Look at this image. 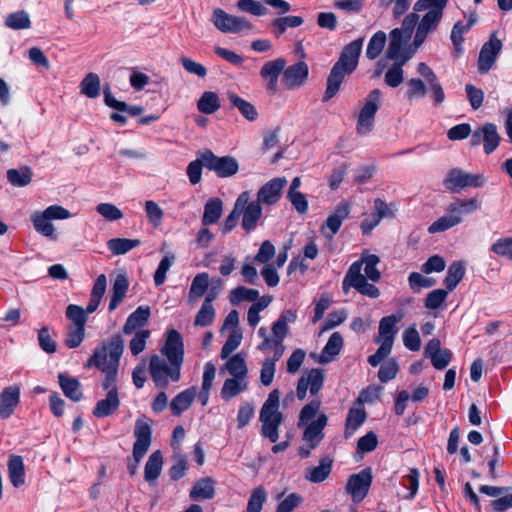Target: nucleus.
I'll return each instance as SVG.
<instances>
[{
    "label": "nucleus",
    "instance_id": "48",
    "mask_svg": "<svg viewBox=\"0 0 512 512\" xmlns=\"http://www.w3.org/2000/svg\"><path fill=\"white\" fill-rule=\"evenodd\" d=\"M409 60V57H402L400 61L395 63L385 73V83L392 88L398 87L404 80L403 66Z\"/></svg>",
    "mask_w": 512,
    "mask_h": 512
},
{
    "label": "nucleus",
    "instance_id": "21",
    "mask_svg": "<svg viewBox=\"0 0 512 512\" xmlns=\"http://www.w3.org/2000/svg\"><path fill=\"white\" fill-rule=\"evenodd\" d=\"M103 389L107 391L106 397L98 401L93 410V415L98 418L113 414L120 405L116 382H111L107 388Z\"/></svg>",
    "mask_w": 512,
    "mask_h": 512
},
{
    "label": "nucleus",
    "instance_id": "27",
    "mask_svg": "<svg viewBox=\"0 0 512 512\" xmlns=\"http://www.w3.org/2000/svg\"><path fill=\"white\" fill-rule=\"evenodd\" d=\"M241 215V226L246 232L250 233L256 228L257 222L262 216V207L259 202L248 201Z\"/></svg>",
    "mask_w": 512,
    "mask_h": 512
},
{
    "label": "nucleus",
    "instance_id": "11",
    "mask_svg": "<svg viewBox=\"0 0 512 512\" xmlns=\"http://www.w3.org/2000/svg\"><path fill=\"white\" fill-rule=\"evenodd\" d=\"M211 21L223 33H238L252 28V24L246 18L228 14L221 8L213 10Z\"/></svg>",
    "mask_w": 512,
    "mask_h": 512
},
{
    "label": "nucleus",
    "instance_id": "38",
    "mask_svg": "<svg viewBox=\"0 0 512 512\" xmlns=\"http://www.w3.org/2000/svg\"><path fill=\"white\" fill-rule=\"evenodd\" d=\"M297 315L292 310H285L272 325L273 338L283 341L288 334V324L293 323Z\"/></svg>",
    "mask_w": 512,
    "mask_h": 512
},
{
    "label": "nucleus",
    "instance_id": "4",
    "mask_svg": "<svg viewBox=\"0 0 512 512\" xmlns=\"http://www.w3.org/2000/svg\"><path fill=\"white\" fill-rule=\"evenodd\" d=\"M280 395L278 389L272 390L259 415V420L262 423L261 433L273 443L279 438V427L283 421V415L279 411Z\"/></svg>",
    "mask_w": 512,
    "mask_h": 512
},
{
    "label": "nucleus",
    "instance_id": "17",
    "mask_svg": "<svg viewBox=\"0 0 512 512\" xmlns=\"http://www.w3.org/2000/svg\"><path fill=\"white\" fill-rule=\"evenodd\" d=\"M161 353L168 361L179 363L182 366L184 361V344L182 336L177 330L170 329L167 332L166 342L161 349Z\"/></svg>",
    "mask_w": 512,
    "mask_h": 512
},
{
    "label": "nucleus",
    "instance_id": "31",
    "mask_svg": "<svg viewBox=\"0 0 512 512\" xmlns=\"http://www.w3.org/2000/svg\"><path fill=\"white\" fill-rule=\"evenodd\" d=\"M128 287L129 282L127 276L125 274H118L112 285V295L108 306L110 312H113L123 301Z\"/></svg>",
    "mask_w": 512,
    "mask_h": 512
},
{
    "label": "nucleus",
    "instance_id": "16",
    "mask_svg": "<svg viewBox=\"0 0 512 512\" xmlns=\"http://www.w3.org/2000/svg\"><path fill=\"white\" fill-rule=\"evenodd\" d=\"M287 184L285 177H276L265 183L257 192V200L260 205H274L282 195V190Z\"/></svg>",
    "mask_w": 512,
    "mask_h": 512
},
{
    "label": "nucleus",
    "instance_id": "47",
    "mask_svg": "<svg viewBox=\"0 0 512 512\" xmlns=\"http://www.w3.org/2000/svg\"><path fill=\"white\" fill-rule=\"evenodd\" d=\"M227 98L231 105L237 108L247 120L253 121L257 118L258 113L251 103L245 101L232 91L227 92Z\"/></svg>",
    "mask_w": 512,
    "mask_h": 512
},
{
    "label": "nucleus",
    "instance_id": "61",
    "mask_svg": "<svg viewBox=\"0 0 512 512\" xmlns=\"http://www.w3.org/2000/svg\"><path fill=\"white\" fill-rule=\"evenodd\" d=\"M472 23H468L467 25H464L462 22L458 21L454 24L452 31H451V41L453 43L454 49L457 53L463 52V35L469 31L471 28Z\"/></svg>",
    "mask_w": 512,
    "mask_h": 512
},
{
    "label": "nucleus",
    "instance_id": "2",
    "mask_svg": "<svg viewBox=\"0 0 512 512\" xmlns=\"http://www.w3.org/2000/svg\"><path fill=\"white\" fill-rule=\"evenodd\" d=\"M363 42L364 38H359L344 47L338 61L328 75L327 87L322 99L324 102L329 101L338 93L345 76L356 69Z\"/></svg>",
    "mask_w": 512,
    "mask_h": 512
},
{
    "label": "nucleus",
    "instance_id": "62",
    "mask_svg": "<svg viewBox=\"0 0 512 512\" xmlns=\"http://www.w3.org/2000/svg\"><path fill=\"white\" fill-rule=\"evenodd\" d=\"M66 317L71 321L70 326L85 327L87 322V313L82 307L75 304L68 305Z\"/></svg>",
    "mask_w": 512,
    "mask_h": 512
},
{
    "label": "nucleus",
    "instance_id": "6",
    "mask_svg": "<svg viewBox=\"0 0 512 512\" xmlns=\"http://www.w3.org/2000/svg\"><path fill=\"white\" fill-rule=\"evenodd\" d=\"M136 441L133 444L134 463L128 465L130 475L134 476L138 465L147 453L152 441V429L149 423L143 419H137L134 428Z\"/></svg>",
    "mask_w": 512,
    "mask_h": 512
},
{
    "label": "nucleus",
    "instance_id": "44",
    "mask_svg": "<svg viewBox=\"0 0 512 512\" xmlns=\"http://www.w3.org/2000/svg\"><path fill=\"white\" fill-rule=\"evenodd\" d=\"M481 202L477 198L457 199L448 206L449 213L456 214L462 218L463 215H469L479 210Z\"/></svg>",
    "mask_w": 512,
    "mask_h": 512
},
{
    "label": "nucleus",
    "instance_id": "52",
    "mask_svg": "<svg viewBox=\"0 0 512 512\" xmlns=\"http://www.w3.org/2000/svg\"><path fill=\"white\" fill-rule=\"evenodd\" d=\"M80 91L88 98L100 95V78L96 73H88L80 83Z\"/></svg>",
    "mask_w": 512,
    "mask_h": 512
},
{
    "label": "nucleus",
    "instance_id": "22",
    "mask_svg": "<svg viewBox=\"0 0 512 512\" xmlns=\"http://www.w3.org/2000/svg\"><path fill=\"white\" fill-rule=\"evenodd\" d=\"M350 212L349 205L345 202L338 204L334 212L326 219L322 225V233L326 238L331 239L340 229L343 221Z\"/></svg>",
    "mask_w": 512,
    "mask_h": 512
},
{
    "label": "nucleus",
    "instance_id": "10",
    "mask_svg": "<svg viewBox=\"0 0 512 512\" xmlns=\"http://www.w3.org/2000/svg\"><path fill=\"white\" fill-rule=\"evenodd\" d=\"M443 183L449 191L456 193L466 187H483L485 179L478 174H471L461 169H452L448 172Z\"/></svg>",
    "mask_w": 512,
    "mask_h": 512
},
{
    "label": "nucleus",
    "instance_id": "59",
    "mask_svg": "<svg viewBox=\"0 0 512 512\" xmlns=\"http://www.w3.org/2000/svg\"><path fill=\"white\" fill-rule=\"evenodd\" d=\"M198 110L205 114H212L220 107L219 98L216 93L206 91L202 94L197 103Z\"/></svg>",
    "mask_w": 512,
    "mask_h": 512
},
{
    "label": "nucleus",
    "instance_id": "63",
    "mask_svg": "<svg viewBox=\"0 0 512 512\" xmlns=\"http://www.w3.org/2000/svg\"><path fill=\"white\" fill-rule=\"evenodd\" d=\"M408 283L410 288L414 292H419L423 288H430L435 285L436 280L431 277H426L418 272L410 273L408 277Z\"/></svg>",
    "mask_w": 512,
    "mask_h": 512
},
{
    "label": "nucleus",
    "instance_id": "3",
    "mask_svg": "<svg viewBox=\"0 0 512 512\" xmlns=\"http://www.w3.org/2000/svg\"><path fill=\"white\" fill-rule=\"evenodd\" d=\"M320 401L313 400L306 404L300 411L298 426L307 424L303 432V440L315 449L324 438V428L327 426L328 417L325 413L318 414Z\"/></svg>",
    "mask_w": 512,
    "mask_h": 512
},
{
    "label": "nucleus",
    "instance_id": "29",
    "mask_svg": "<svg viewBox=\"0 0 512 512\" xmlns=\"http://www.w3.org/2000/svg\"><path fill=\"white\" fill-rule=\"evenodd\" d=\"M223 213V201L218 197L210 198L204 205V212L201 218L203 226L216 224Z\"/></svg>",
    "mask_w": 512,
    "mask_h": 512
},
{
    "label": "nucleus",
    "instance_id": "8",
    "mask_svg": "<svg viewBox=\"0 0 512 512\" xmlns=\"http://www.w3.org/2000/svg\"><path fill=\"white\" fill-rule=\"evenodd\" d=\"M342 288L345 293L350 288H354L370 298H378L380 295L379 289L374 284L368 283L365 276L360 273V263L351 264L343 279Z\"/></svg>",
    "mask_w": 512,
    "mask_h": 512
},
{
    "label": "nucleus",
    "instance_id": "50",
    "mask_svg": "<svg viewBox=\"0 0 512 512\" xmlns=\"http://www.w3.org/2000/svg\"><path fill=\"white\" fill-rule=\"evenodd\" d=\"M209 286V275L208 273H199L192 280L188 301L192 303L197 299L201 298L207 291Z\"/></svg>",
    "mask_w": 512,
    "mask_h": 512
},
{
    "label": "nucleus",
    "instance_id": "33",
    "mask_svg": "<svg viewBox=\"0 0 512 512\" xmlns=\"http://www.w3.org/2000/svg\"><path fill=\"white\" fill-rule=\"evenodd\" d=\"M249 382L246 378H228L221 388V397L228 401L248 389Z\"/></svg>",
    "mask_w": 512,
    "mask_h": 512
},
{
    "label": "nucleus",
    "instance_id": "46",
    "mask_svg": "<svg viewBox=\"0 0 512 512\" xmlns=\"http://www.w3.org/2000/svg\"><path fill=\"white\" fill-rule=\"evenodd\" d=\"M465 275V265L462 261H454L450 264L444 284L448 291H453Z\"/></svg>",
    "mask_w": 512,
    "mask_h": 512
},
{
    "label": "nucleus",
    "instance_id": "20",
    "mask_svg": "<svg viewBox=\"0 0 512 512\" xmlns=\"http://www.w3.org/2000/svg\"><path fill=\"white\" fill-rule=\"evenodd\" d=\"M286 60L277 58L267 61L260 70V76L266 83V89L271 93H276L278 89L279 75L284 72Z\"/></svg>",
    "mask_w": 512,
    "mask_h": 512
},
{
    "label": "nucleus",
    "instance_id": "36",
    "mask_svg": "<svg viewBox=\"0 0 512 512\" xmlns=\"http://www.w3.org/2000/svg\"><path fill=\"white\" fill-rule=\"evenodd\" d=\"M9 480L16 488L25 482V469L21 456L11 455L8 461Z\"/></svg>",
    "mask_w": 512,
    "mask_h": 512
},
{
    "label": "nucleus",
    "instance_id": "13",
    "mask_svg": "<svg viewBox=\"0 0 512 512\" xmlns=\"http://www.w3.org/2000/svg\"><path fill=\"white\" fill-rule=\"evenodd\" d=\"M325 374L321 369L313 368L305 371L299 378L296 395L299 400H304L307 390L311 395H316L323 387Z\"/></svg>",
    "mask_w": 512,
    "mask_h": 512
},
{
    "label": "nucleus",
    "instance_id": "14",
    "mask_svg": "<svg viewBox=\"0 0 512 512\" xmlns=\"http://www.w3.org/2000/svg\"><path fill=\"white\" fill-rule=\"evenodd\" d=\"M502 49V42L495 33L491 34L489 41L484 43L478 57V71L486 74L495 64L498 54Z\"/></svg>",
    "mask_w": 512,
    "mask_h": 512
},
{
    "label": "nucleus",
    "instance_id": "12",
    "mask_svg": "<svg viewBox=\"0 0 512 512\" xmlns=\"http://www.w3.org/2000/svg\"><path fill=\"white\" fill-rule=\"evenodd\" d=\"M371 483L372 472L370 468H366L348 478L346 491L353 502L359 503L366 497Z\"/></svg>",
    "mask_w": 512,
    "mask_h": 512
},
{
    "label": "nucleus",
    "instance_id": "41",
    "mask_svg": "<svg viewBox=\"0 0 512 512\" xmlns=\"http://www.w3.org/2000/svg\"><path fill=\"white\" fill-rule=\"evenodd\" d=\"M401 316L389 315L383 317L379 322V341H390L393 344L397 333L396 324L401 320Z\"/></svg>",
    "mask_w": 512,
    "mask_h": 512
},
{
    "label": "nucleus",
    "instance_id": "30",
    "mask_svg": "<svg viewBox=\"0 0 512 512\" xmlns=\"http://www.w3.org/2000/svg\"><path fill=\"white\" fill-rule=\"evenodd\" d=\"M150 317L149 306H139L134 312H132L123 327V332L126 335L132 334L138 328L144 326Z\"/></svg>",
    "mask_w": 512,
    "mask_h": 512
},
{
    "label": "nucleus",
    "instance_id": "19",
    "mask_svg": "<svg viewBox=\"0 0 512 512\" xmlns=\"http://www.w3.org/2000/svg\"><path fill=\"white\" fill-rule=\"evenodd\" d=\"M442 17L443 11L432 7L425 13L416 30L414 37L415 46H420L425 41L427 35L436 30Z\"/></svg>",
    "mask_w": 512,
    "mask_h": 512
},
{
    "label": "nucleus",
    "instance_id": "18",
    "mask_svg": "<svg viewBox=\"0 0 512 512\" xmlns=\"http://www.w3.org/2000/svg\"><path fill=\"white\" fill-rule=\"evenodd\" d=\"M308 75V65L304 61H298L286 69L284 68L282 82L287 89L293 90L303 86L308 79Z\"/></svg>",
    "mask_w": 512,
    "mask_h": 512
},
{
    "label": "nucleus",
    "instance_id": "57",
    "mask_svg": "<svg viewBox=\"0 0 512 512\" xmlns=\"http://www.w3.org/2000/svg\"><path fill=\"white\" fill-rule=\"evenodd\" d=\"M461 222H462V219L460 216L448 212V214L443 215L442 217L437 219L435 222H433L429 226L428 231H429V233H432V234L438 233V232H443V231H446V230L458 225Z\"/></svg>",
    "mask_w": 512,
    "mask_h": 512
},
{
    "label": "nucleus",
    "instance_id": "37",
    "mask_svg": "<svg viewBox=\"0 0 512 512\" xmlns=\"http://www.w3.org/2000/svg\"><path fill=\"white\" fill-rule=\"evenodd\" d=\"M31 221L33 223L34 229L44 237H47L51 240L57 239V234L55 233L54 225L50 222V218L42 212H35L31 216Z\"/></svg>",
    "mask_w": 512,
    "mask_h": 512
},
{
    "label": "nucleus",
    "instance_id": "64",
    "mask_svg": "<svg viewBox=\"0 0 512 512\" xmlns=\"http://www.w3.org/2000/svg\"><path fill=\"white\" fill-rule=\"evenodd\" d=\"M203 167H205L204 152L187 166V176L192 185H196L201 181Z\"/></svg>",
    "mask_w": 512,
    "mask_h": 512
},
{
    "label": "nucleus",
    "instance_id": "58",
    "mask_svg": "<svg viewBox=\"0 0 512 512\" xmlns=\"http://www.w3.org/2000/svg\"><path fill=\"white\" fill-rule=\"evenodd\" d=\"M267 491L263 486L255 487L248 500L246 512H261L267 501Z\"/></svg>",
    "mask_w": 512,
    "mask_h": 512
},
{
    "label": "nucleus",
    "instance_id": "53",
    "mask_svg": "<svg viewBox=\"0 0 512 512\" xmlns=\"http://www.w3.org/2000/svg\"><path fill=\"white\" fill-rule=\"evenodd\" d=\"M5 25L12 30L29 29L31 27L30 16L24 10L10 13L5 18Z\"/></svg>",
    "mask_w": 512,
    "mask_h": 512
},
{
    "label": "nucleus",
    "instance_id": "32",
    "mask_svg": "<svg viewBox=\"0 0 512 512\" xmlns=\"http://www.w3.org/2000/svg\"><path fill=\"white\" fill-rule=\"evenodd\" d=\"M333 460L326 456L320 459L319 465L306 470L305 478L312 483H321L331 473Z\"/></svg>",
    "mask_w": 512,
    "mask_h": 512
},
{
    "label": "nucleus",
    "instance_id": "5",
    "mask_svg": "<svg viewBox=\"0 0 512 512\" xmlns=\"http://www.w3.org/2000/svg\"><path fill=\"white\" fill-rule=\"evenodd\" d=\"M149 371L156 387L165 389L169 381L177 382L181 378V365L167 361L155 354L150 358Z\"/></svg>",
    "mask_w": 512,
    "mask_h": 512
},
{
    "label": "nucleus",
    "instance_id": "9",
    "mask_svg": "<svg viewBox=\"0 0 512 512\" xmlns=\"http://www.w3.org/2000/svg\"><path fill=\"white\" fill-rule=\"evenodd\" d=\"M205 168L213 171L220 178H228L239 170V163L233 156H217L212 151H204Z\"/></svg>",
    "mask_w": 512,
    "mask_h": 512
},
{
    "label": "nucleus",
    "instance_id": "24",
    "mask_svg": "<svg viewBox=\"0 0 512 512\" xmlns=\"http://www.w3.org/2000/svg\"><path fill=\"white\" fill-rule=\"evenodd\" d=\"M409 37H406L403 30L395 28L390 32V42L386 51V58L394 61H400L402 57L410 55L403 53V45Z\"/></svg>",
    "mask_w": 512,
    "mask_h": 512
},
{
    "label": "nucleus",
    "instance_id": "54",
    "mask_svg": "<svg viewBox=\"0 0 512 512\" xmlns=\"http://www.w3.org/2000/svg\"><path fill=\"white\" fill-rule=\"evenodd\" d=\"M225 368L232 375V377L247 379L248 369L246 366L245 358L242 354L238 353L230 357L225 364Z\"/></svg>",
    "mask_w": 512,
    "mask_h": 512
},
{
    "label": "nucleus",
    "instance_id": "25",
    "mask_svg": "<svg viewBox=\"0 0 512 512\" xmlns=\"http://www.w3.org/2000/svg\"><path fill=\"white\" fill-rule=\"evenodd\" d=\"M250 199V193L248 191L242 192L235 201L233 210L226 217L223 226L222 233L227 234L231 232L238 224L239 217L243 212V208H245L247 202Z\"/></svg>",
    "mask_w": 512,
    "mask_h": 512
},
{
    "label": "nucleus",
    "instance_id": "56",
    "mask_svg": "<svg viewBox=\"0 0 512 512\" xmlns=\"http://www.w3.org/2000/svg\"><path fill=\"white\" fill-rule=\"evenodd\" d=\"M387 41L386 33L383 31L376 32L368 42L366 56L370 60L376 59L383 51Z\"/></svg>",
    "mask_w": 512,
    "mask_h": 512
},
{
    "label": "nucleus",
    "instance_id": "1",
    "mask_svg": "<svg viewBox=\"0 0 512 512\" xmlns=\"http://www.w3.org/2000/svg\"><path fill=\"white\" fill-rule=\"evenodd\" d=\"M124 351V341L120 335L112 336L108 341L103 342L101 346L95 348L92 356L88 359L86 366L96 367L105 374L102 383L103 388H107L111 382L117 381L118 367L120 358Z\"/></svg>",
    "mask_w": 512,
    "mask_h": 512
},
{
    "label": "nucleus",
    "instance_id": "39",
    "mask_svg": "<svg viewBox=\"0 0 512 512\" xmlns=\"http://www.w3.org/2000/svg\"><path fill=\"white\" fill-rule=\"evenodd\" d=\"M428 94V84L421 78H410L406 82L404 98L408 102L421 99Z\"/></svg>",
    "mask_w": 512,
    "mask_h": 512
},
{
    "label": "nucleus",
    "instance_id": "42",
    "mask_svg": "<svg viewBox=\"0 0 512 512\" xmlns=\"http://www.w3.org/2000/svg\"><path fill=\"white\" fill-rule=\"evenodd\" d=\"M215 495L214 481L209 478H202L195 483L190 491V498L192 500L212 499Z\"/></svg>",
    "mask_w": 512,
    "mask_h": 512
},
{
    "label": "nucleus",
    "instance_id": "34",
    "mask_svg": "<svg viewBox=\"0 0 512 512\" xmlns=\"http://www.w3.org/2000/svg\"><path fill=\"white\" fill-rule=\"evenodd\" d=\"M366 420L363 408H350L345 422L344 437L351 438Z\"/></svg>",
    "mask_w": 512,
    "mask_h": 512
},
{
    "label": "nucleus",
    "instance_id": "26",
    "mask_svg": "<svg viewBox=\"0 0 512 512\" xmlns=\"http://www.w3.org/2000/svg\"><path fill=\"white\" fill-rule=\"evenodd\" d=\"M197 395V388L192 386L177 394L170 403V409L174 416H180L193 403Z\"/></svg>",
    "mask_w": 512,
    "mask_h": 512
},
{
    "label": "nucleus",
    "instance_id": "35",
    "mask_svg": "<svg viewBox=\"0 0 512 512\" xmlns=\"http://www.w3.org/2000/svg\"><path fill=\"white\" fill-rule=\"evenodd\" d=\"M379 262L380 258L377 255L365 252L362 254L361 259L356 261L355 263H360V272L362 271V266H365L364 276L366 279H369L372 282H377L381 278V273L377 269V265Z\"/></svg>",
    "mask_w": 512,
    "mask_h": 512
},
{
    "label": "nucleus",
    "instance_id": "51",
    "mask_svg": "<svg viewBox=\"0 0 512 512\" xmlns=\"http://www.w3.org/2000/svg\"><path fill=\"white\" fill-rule=\"evenodd\" d=\"M139 239L113 238L107 242V247L113 255H123L140 245Z\"/></svg>",
    "mask_w": 512,
    "mask_h": 512
},
{
    "label": "nucleus",
    "instance_id": "23",
    "mask_svg": "<svg viewBox=\"0 0 512 512\" xmlns=\"http://www.w3.org/2000/svg\"><path fill=\"white\" fill-rule=\"evenodd\" d=\"M20 400V388L12 385L3 389L0 394V418L7 419L13 413Z\"/></svg>",
    "mask_w": 512,
    "mask_h": 512
},
{
    "label": "nucleus",
    "instance_id": "43",
    "mask_svg": "<svg viewBox=\"0 0 512 512\" xmlns=\"http://www.w3.org/2000/svg\"><path fill=\"white\" fill-rule=\"evenodd\" d=\"M163 466V457L159 450L154 451L148 458L144 469V478L152 484L159 477Z\"/></svg>",
    "mask_w": 512,
    "mask_h": 512
},
{
    "label": "nucleus",
    "instance_id": "7",
    "mask_svg": "<svg viewBox=\"0 0 512 512\" xmlns=\"http://www.w3.org/2000/svg\"><path fill=\"white\" fill-rule=\"evenodd\" d=\"M382 92L379 89L372 90L365 99L360 110L356 130L359 135H367L374 127L375 115L380 108Z\"/></svg>",
    "mask_w": 512,
    "mask_h": 512
},
{
    "label": "nucleus",
    "instance_id": "45",
    "mask_svg": "<svg viewBox=\"0 0 512 512\" xmlns=\"http://www.w3.org/2000/svg\"><path fill=\"white\" fill-rule=\"evenodd\" d=\"M304 19L301 16H284L275 18L271 22L274 35L278 38L282 36L288 28H296L303 24Z\"/></svg>",
    "mask_w": 512,
    "mask_h": 512
},
{
    "label": "nucleus",
    "instance_id": "28",
    "mask_svg": "<svg viewBox=\"0 0 512 512\" xmlns=\"http://www.w3.org/2000/svg\"><path fill=\"white\" fill-rule=\"evenodd\" d=\"M343 347V337L339 332H334L329 337L326 345L321 351L318 362L327 364L334 360Z\"/></svg>",
    "mask_w": 512,
    "mask_h": 512
},
{
    "label": "nucleus",
    "instance_id": "55",
    "mask_svg": "<svg viewBox=\"0 0 512 512\" xmlns=\"http://www.w3.org/2000/svg\"><path fill=\"white\" fill-rule=\"evenodd\" d=\"M259 298V291L246 288L244 286L236 287L230 291L229 300L232 305H238L242 301L254 302Z\"/></svg>",
    "mask_w": 512,
    "mask_h": 512
},
{
    "label": "nucleus",
    "instance_id": "60",
    "mask_svg": "<svg viewBox=\"0 0 512 512\" xmlns=\"http://www.w3.org/2000/svg\"><path fill=\"white\" fill-rule=\"evenodd\" d=\"M242 332L240 329H232L228 335L226 342L221 349V358L226 359L232 354L241 344Z\"/></svg>",
    "mask_w": 512,
    "mask_h": 512
},
{
    "label": "nucleus",
    "instance_id": "49",
    "mask_svg": "<svg viewBox=\"0 0 512 512\" xmlns=\"http://www.w3.org/2000/svg\"><path fill=\"white\" fill-rule=\"evenodd\" d=\"M33 177L32 169L23 166L20 169H9L7 171V179L12 186L24 187L31 183Z\"/></svg>",
    "mask_w": 512,
    "mask_h": 512
},
{
    "label": "nucleus",
    "instance_id": "40",
    "mask_svg": "<svg viewBox=\"0 0 512 512\" xmlns=\"http://www.w3.org/2000/svg\"><path fill=\"white\" fill-rule=\"evenodd\" d=\"M59 385L66 397L74 402L82 399V392L80 390V382L74 378L69 377L63 373L58 375Z\"/></svg>",
    "mask_w": 512,
    "mask_h": 512
},
{
    "label": "nucleus",
    "instance_id": "15",
    "mask_svg": "<svg viewBox=\"0 0 512 512\" xmlns=\"http://www.w3.org/2000/svg\"><path fill=\"white\" fill-rule=\"evenodd\" d=\"M500 140L501 137L498 133L497 127L493 123L484 124L472 135V144L478 145L482 141L484 153L487 155L491 154L497 149Z\"/></svg>",
    "mask_w": 512,
    "mask_h": 512
}]
</instances>
